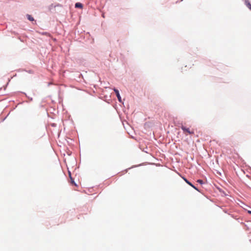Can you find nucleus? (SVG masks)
Masks as SVG:
<instances>
[{
	"label": "nucleus",
	"instance_id": "nucleus-1",
	"mask_svg": "<svg viewBox=\"0 0 251 251\" xmlns=\"http://www.w3.org/2000/svg\"><path fill=\"white\" fill-rule=\"evenodd\" d=\"M181 128L183 130L184 133H188L189 134H194V130H190L189 128H186L183 126H181Z\"/></svg>",
	"mask_w": 251,
	"mask_h": 251
},
{
	"label": "nucleus",
	"instance_id": "nucleus-2",
	"mask_svg": "<svg viewBox=\"0 0 251 251\" xmlns=\"http://www.w3.org/2000/svg\"><path fill=\"white\" fill-rule=\"evenodd\" d=\"M114 92H115V93L116 94V96H117L119 101L120 102H121L122 101V100H121V96L120 95L119 91L117 89H115V88L114 89Z\"/></svg>",
	"mask_w": 251,
	"mask_h": 251
},
{
	"label": "nucleus",
	"instance_id": "nucleus-3",
	"mask_svg": "<svg viewBox=\"0 0 251 251\" xmlns=\"http://www.w3.org/2000/svg\"><path fill=\"white\" fill-rule=\"evenodd\" d=\"M184 180H185V181L189 185H190L191 186H192L193 188H194L195 189L197 190H198V189L195 186H194L190 182H189L187 179L186 178H184Z\"/></svg>",
	"mask_w": 251,
	"mask_h": 251
},
{
	"label": "nucleus",
	"instance_id": "nucleus-4",
	"mask_svg": "<svg viewBox=\"0 0 251 251\" xmlns=\"http://www.w3.org/2000/svg\"><path fill=\"white\" fill-rule=\"evenodd\" d=\"M75 7L76 8H82V7H83V5L81 3H79V2H77L75 3Z\"/></svg>",
	"mask_w": 251,
	"mask_h": 251
},
{
	"label": "nucleus",
	"instance_id": "nucleus-5",
	"mask_svg": "<svg viewBox=\"0 0 251 251\" xmlns=\"http://www.w3.org/2000/svg\"><path fill=\"white\" fill-rule=\"evenodd\" d=\"M27 17L30 21H33L34 20V18L30 15L27 14Z\"/></svg>",
	"mask_w": 251,
	"mask_h": 251
},
{
	"label": "nucleus",
	"instance_id": "nucleus-6",
	"mask_svg": "<svg viewBox=\"0 0 251 251\" xmlns=\"http://www.w3.org/2000/svg\"><path fill=\"white\" fill-rule=\"evenodd\" d=\"M68 173H69V177H70L71 181V183L72 184H74V180L73 178H72V177L71 176V172L70 171H69Z\"/></svg>",
	"mask_w": 251,
	"mask_h": 251
},
{
	"label": "nucleus",
	"instance_id": "nucleus-7",
	"mask_svg": "<svg viewBox=\"0 0 251 251\" xmlns=\"http://www.w3.org/2000/svg\"><path fill=\"white\" fill-rule=\"evenodd\" d=\"M197 182H198L199 183H201V184H202V180H201V179H199L197 180Z\"/></svg>",
	"mask_w": 251,
	"mask_h": 251
},
{
	"label": "nucleus",
	"instance_id": "nucleus-8",
	"mask_svg": "<svg viewBox=\"0 0 251 251\" xmlns=\"http://www.w3.org/2000/svg\"><path fill=\"white\" fill-rule=\"evenodd\" d=\"M249 8L251 10V4H250V5H249Z\"/></svg>",
	"mask_w": 251,
	"mask_h": 251
},
{
	"label": "nucleus",
	"instance_id": "nucleus-9",
	"mask_svg": "<svg viewBox=\"0 0 251 251\" xmlns=\"http://www.w3.org/2000/svg\"><path fill=\"white\" fill-rule=\"evenodd\" d=\"M248 213L251 214V211H248Z\"/></svg>",
	"mask_w": 251,
	"mask_h": 251
}]
</instances>
